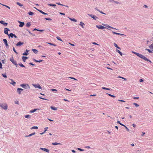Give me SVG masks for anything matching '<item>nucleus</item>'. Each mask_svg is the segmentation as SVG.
<instances>
[{
  "mask_svg": "<svg viewBox=\"0 0 153 153\" xmlns=\"http://www.w3.org/2000/svg\"><path fill=\"white\" fill-rule=\"evenodd\" d=\"M0 106L4 110H6L7 109V105L6 103L1 104L0 103Z\"/></svg>",
  "mask_w": 153,
  "mask_h": 153,
  "instance_id": "f257e3e1",
  "label": "nucleus"
},
{
  "mask_svg": "<svg viewBox=\"0 0 153 153\" xmlns=\"http://www.w3.org/2000/svg\"><path fill=\"white\" fill-rule=\"evenodd\" d=\"M20 86L25 89L30 88V87L28 84H22L20 85Z\"/></svg>",
  "mask_w": 153,
  "mask_h": 153,
  "instance_id": "f03ea898",
  "label": "nucleus"
},
{
  "mask_svg": "<svg viewBox=\"0 0 153 153\" xmlns=\"http://www.w3.org/2000/svg\"><path fill=\"white\" fill-rule=\"evenodd\" d=\"M10 60L12 62V63L16 65V66L18 64L14 60L13 57L10 59Z\"/></svg>",
  "mask_w": 153,
  "mask_h": 153,
  "instance_id": "7ed1b4c3",
  "label": "nucleus"
},
{
  "mask_svg": "<svg viewBox=\"0 0 153 153\" xmlns=\"http://www.w3.org/2000/svg\"><path fill=\"white\" fill-rule=\"evenodd\" d=\"M33 85L35 88H38L40 89H42V88L41 86L39 84H33Z\"/></svg>",
  "mask_w": 153,
  "mask_h": 153,
  "instance_id": "20e7f679",
  "label": "nucleus"
},
{
  "mask_svg": "<svg viewBox=\"0 0 153 153\" xmlns=\"http://www.w3.org/2000/svg\"><path fill=\"white\" fill-rule=\"evenodd\" d=\"M96 27H97V28L99 29H105L106 28V27H105L103 26L102 25H96Z\"/></svg>",
  "mask_w": 153,
  "mask_h": 153,
  "instance_id": "39448f33",
  "label": "nucleus"
},
{
  "mask_svg": "<svg viewBox=\"0 0 153 153\" xmlns=\"http://www.w3.org/2000/svg\"><path fill=\"white\" fill-rule=\"evenodd\" d=\"M141 58L143 59L145 61H149L150 62H151V61L150 60L148 59L147 58L145 57V56H144L143 55H142Z\"/></svg>",
  "mask_w": 153,
  "mask_h": 153,
  "instance_id": "423d86ee",
  "label": "nucleus"
},
{
  "mask_svg": "<svg viewBox=\"0 0 153 153\" xmlns=\"http://www.w3.org/2000/svg\"><path fill=\"white\" fill-rule=\"evenodd\" d=\"M89 16H90L91 18H93L95 20H96L97 19H98V18L96 16H94L92 14H90L89 15Z\"/></svg>",
  "mask_w": 153,
  "mask_h": 153,
  "instance_id": "0eeeda50",
  "label": "nucleus"
},
{
  "mask_svg": "<svg viewBox=\"0 0 153 153\" xmlns=\"http://www.w3.org/2000/svg\"><path fill=\"white\" fill-rule=\"evenodd\" d=\"M24 42H22L20 41L18 42L16 44V45L17 46H20L21 45L23 44Z\"/></svg>",
  "mask_w": 153,
  "mask_h": 153,
  "instance_id": "6e6552de",
  "label": "nucleus"
},
{
  "mask_svg": "<svg viewBox=\"0 0 153 153\" xmlns=\"http://www.w3.org/2000/svg\"><path fill=\"white\" fill-rule=\"evenodd\" d=\"M40 149H41L42 150L44 151H45L49 153V151L48 149H46V148H40Z\"/></svg>",
  "mask_w": 153,
  "mask_h": 153,
  "instance_id": "1a4fd4ad",
  "label": "nucleus"
},
{
  "mask_svg": "<svg viewBox=\"0 0 153 153\" xmlns=\"http://www.w3.org/2000/svg\"><path fill=\"white\" fill-rule=\"evenodd\" d=\"M23 89L22 88H18L17 89V92L19 94H21V92L22 91Z\"/></svg>",
  "mask_w": 153,
  "mask_h": 153,
  "instance_id": "9d476101",
  "label": "nucleus"
},
{
  "mask_svg": "<svg viewBox=\"0 0 153 153\" xmlns=\"http://www.w3.org/2000/svg\"><path fill=\"white\" fill-rule=\"evenodd\" d=\"M0 23L3 24L5 26H7V23L4 22L3 21L1 20L0 21Z\"/></svg>",
  "mask_w": 153,
  "mask_h": 153,
  "instance_id": "9b49d317",
  "label": "nucleus"
},
{
  "mask_svg": "<svg viewBox=\"0 0 153 153\" xmlns=\"http://www.w3.org/2000/svg\"><path fill=\"white\" fill-rule=\"evenodd\" d=\"M9 30L7 28H4V33L5 34L8 35V30Z\"/></svg>",
  "mask_w": 153,
  "mask_h": 153,
  "instance_id": "f8f14e48",
  "label": "nucleus"
},
{
  "mask_svg": "<svg viewBox=\"0 0 153 153\" xmlns=\"http://www.w3.org/2000/svg\"><path fill=\"white\" fill-rule=\"evenodd\" d=\"M35 9H36L37 10L39 11V12H40V13H42V14H44V15H47V13L43 12L42 10H39V9H37L36 8V7H35Z\"/></svg>",
  "mask_w": 153,
  "mask_h": 153,
  "instance_id": "ddd939ff",
  "label": "nucleus"
},
{
  "mask_svg": "<svg viewBox=\"0 0 153 153\" xmlns=\"http://www.w3.org/2000/svg\"><path fill=\"white\" fill-rule=\"evenodd\" d=\"M3 41L5 45L7 47L8 45L7 40L5 39H3Z\"/></svg>",
  "mask_w": 153,
  "mask_h": 153,
  "instance_id": "4468645a",
  "label": "nucleus"
},
{
  "mask_svg": "<svg viewBox=\"0 0 153 153\" xmlns=\"http://www.w3.org/2000/svg\"><path fill=\"white\" fill-rule=\"evenodd\" d=\"M27 59V57L26 56H23L22 57V60L24 62H25L26 60Z\"/></svg>",
  "mask_w": 153,
  "mask_h": 153,
  "instance_id": "2eb2a0df",
  "label": "nucleus"
},
{
  "mask_svg": "<svg viewBox=\"0 0 153 153\" xmlns=\"http://www.w3.org/2000/svg\"><path fill=\"white\" fill-rule=\"evenodd\" d=\"M26 52H25L24 53H23L22 54V55L24 56H26L28 54V52L29 51V50L28 51L27 50H26Z\"/></svg>",
  "mask_w": 153,
  "mask_h": 153,
  "instance_id": "dca6fc26",
  "label": "nucleus"
},
{
  "mask_svg": "<svg viewBox=\"0 0 153 153\" xmlns=\"http://www.w3.org/2000/svg\"><path fill=\"white\" fill-rule=\"evenodd\" d=\"M68 18L74 22H76L77 21V20L74 18H71L69 17H68Z\"/></svg>",
  "mask_w": 153,
  "mask_h": 153,
  "instance_id": "f3484780",
  "label": "nucleus"
},
{
  "mask_svg": "<svg viewBox=\"0 0 153 153\" xmlns=\"http://www.w3.org/2000/svg\"><path fill=\"white\" fill-rule=\"evenodd\" d=\"M35 134V132H34V133H31V134H29L28 135H26V136H25V137H30L32 135H34Z\"/></svg>",
  "mask_w": 153,
  "mask_h": 153,
  "instance_id": "a211bd4d",
  "label": "nucleus"
},
{
  "mask_svg": "<svg viewBox=\"0 0 153 153\" xmlns=\"http://www.w3.org/2000/svg\"><path fill=\"white\" fill-rule=\"evenodd\" d=\"M51 108L53 110H57V108H56V107H53L52 106H51Z\"/></svg>",
  "mask_w": 153,
  "mask_h": 153,
  "instance_id": "6ab92c4d",
  "label": "nucleus"
},
{
  "mask_svg": "<svg viewBox=\"0 0 153 153\" xmlns=\"http://www.w3.org/2000/svg\"><path fill=\"white\" fill-rule=\"evenodd\" d=\"M11 80L12 82H10V83L14 86L16 84V82L14 81L13 79H11Z\"/></svg>",
  "mask_w": 153,
  "mask_h": 153,
  "instance_id": "aec40b11",
  "label": "nucleus"
},
{
  "mask_svg": "<svg viewBox=\"0 0 153 153\" xmlns=\"http://www.w3.org/2000/svg\"><path fill=\"white\" fill-rule=\"evenodd\" d=\"M8 35L9 36H10L11 38H13L14 37V34L12 33H10L9 35L8 34Z\"/></svg>",
  "mask_w": 153,
  "mask_h": 153,
  "instance_id": "412c9836",
  "label": "nucleus"
},
{
  "mask_svg": "<svg viewBox=\"0 0 153 153\" xmlns=\"http://www.w3.org/2000/svg\"><path fill=\"white\" fill-rule=\"evenodd\" d=\"M24 23L23 22H21V23L19 25V27H22L24 25Z\"/></svg>",
  "mask_w": 153,
  "mask_h": 153,
  "instance_id": "4be33fe9",
  "label": "nucleus"
},
{
  "mask_svg": "<svg viewBox=\"0 0 153 153\" xmlns=\"http://www.w3.org/2000/svg\"><path fill=\"white\" fill-rule=\"evenodd\" d=\"M136 55L140 58H141V57L143 55L142 54H141L138 53H137Z\"/></svg>",
  "mask_w": 153,
  "mask_h": 153,
  "instance_id": "5701e85b",
  "label": "nucleus"
},
{
  "mask_svg": "<svg viewBox=\"0 0 153 153\" xmlns=\"http://www.w3.org/2000/svg\"><path fill=\"white\" fill-rule=\"evenodd\" d=\"M32 51L34 52V53L36 54L38 52V51L35 49H32Z\"/></svg>",
  "mask_w": 153,
  "mask_h": 153,
  "instance_id": "b1692460",
  "label": "nucleus"
},
{
  "mask_svg": "<svg viewBox=\"0 0 153 153\" xmlns=\"http://www.w3.org/2000/svg\"><path fill=\"white\" fill-rule=\"evenodd\" d=\"M116 51L117 52H118V53H119L121 56H122V55H123L122 53L119 50L117 49Z\"/></svg>",
  "mask_w": 153,
  "mask_h": 153,
  "instance_id": "393cba45",
  "label": "nucleus"
},
{
  "mask_svg": "<svg viewBox=\"0 0 153 153\" xmlns=\"http://www.w3.org/2000/svg\"><path fill=\"white\" fill-rule=\"evenodd\" d=\"M31 25V24L30 22H28L26 24V26L27 27H29Z\"/></svg>",
  "mask_w": 153,
  "mask_h": 153,
  "instance_id": "a878e982",
  "label": "nucleus"
},
{
  "mask_svg": "<svg viewBox=\"0 0 153 153\" xmlns=\"http://www.w3.org/2000/svg\"><path fill=\"white\" fill-rule=\"evenodd\" d=\"M114 45L116 48H117L118 49H121V48L120 47H118L115 43H114Z\"/></svg>",
  "mask_w": 153,
  "mask_h": 153,
  "instance_id": "bb28decb",
  "label": "nucleus"
},
{
  "mask_svg": "<svg viewBox=\"0 0 153 153\" xmlns=\"http://www.w3.org/2000/svg\"><path fill=\"white\" fill-rule=\"evenodd\" d=\"M103 25L105 26V27H108L109 28H111V27L109 26V25H107V24H102Z\"/></svg>",
  "mask_w": 153,
  "mask_h": 153,
  "instance_id": "cd10ccee",
  "label": "nucleus"
},
{
  "mask_svg": "<svg viewBox=\"0 0 153 153\" xmlns=\"http://www.w3.org/2000/svg\"><path fill=\"white\" fill-rule=\"evenodd\" d=\"M85 25L84 23H83L82 22H80L79 25H80L82 28H84L83 25Z\"/></svg>",
  "mask_w": 153,
  "mask_h": 153,
  "instance_id": "c85d7f7f",
  "label": "nucleus"
},
{
  "mask_svg": "<svg viewBox=\"0 0 153 153\" xmlns=\"http://www.w3.org/2000/svg\"><path fill=\"white\" fill-rule=\"evenodd\" d=\"M37 110V109H35L30 110V113H33V112H35Z\"/></svg>",
  "mask_w": 153,
  "mask_h": 153,
  "instance_id": "c756f323",
  "label": "nucleus"
},
{
  "mask_svg": "<svg viewBox=\"0 0 153 153\" xmlns=\"http://www.w3.org/2000/svg\"><path fill=\"white\" fill-rule=\"evenodd\" d=\"M34 30H37L38 31H44V30H38V29H37L36 28H35L33 29V31H34Z\"/></svg>",
  "mask_w": 153,
  "mask_h": 153,
  "instance_id": "7c9ffc66",
  "label": "nucleus"
},
{
  "mask_svg": "<svg viewBox=\"0 0 153 153\" xmlns=\"http://www.w3.org/2000/svg\"><path fill=\"white\" fill-rule=\"evenodd\" d=\"M48 6H53V7H55L56 6V5L55 4H48Z\"/></svg>",
  "mask_w": 153,
  "mask_h": 153,
  "instance_id": "2f4dec72",
  "label": "nucleus"
},
{
  "mask_svg": "<svg viewBox=\"0 0 153 153\" xmlns=\"http://www.w3.org/2000/svg\"><path fill=\"white\" fill-rule=\"evenodd\" d=\"M102 89H105V90H111L109 88H105V87H102Z\"/></svg>",
  "mask_w": 153,
  "mask_h": 153,
  "instance_id": "473e14b6",
  "label": "nucleus"
},
{
  "mask_svg": "<svg viewBox=\"0 0 153 153\" xmlns=\"http://www.w3.org/2000/svg\"><path fill=\"white\" fill-rule=\"evenodd\" d=\"M25 117L27 118H30V115H26L25 116Z\"/></svg>",
  "mask_w": 153,
  "mask_h": 153,
  "instance_id": "72a5a7b5",
  "label": "nucleus"
},
{
  "mask_svg": "<svg viewBox=\"0 0 153 153\" xmlns=\"http://www.w3.org/2000/svg\"><path fill=\"white\" fill-rule=\"evenodd\" d=\"M38 128L37 126H33L31 128V129H37Z\"/></svg>",
  "mask_w": 153,
  "mask_h": 153,
  "instance_id": "f704fd0d",
  "label": "nucleus"
},
{
  "mask_svg": "<svg viewBox=\"0 0 153 153\" xmlns=\"http://www.w3.org/2000/svg\"><path fill=\"white\" fill-rule=\"evenodd\" d=\"M28 14L32 16L33 14V13L32 12L30 11L28 13Z\"/></svg>",
  "mask_w": 153,
  "mask_h": 153,
  "instance_id": "c9c22d12",
  "label": "nucleus"
},
{
  "mask_svg": "<svg viewBox=\"0 0 153 153\" xmlns=\"http://www.w3.org/2000/svg\"><path fill=\"white\" fill-rule=\"evenodd\" d=\"M60 144V143H56V142L53 143H52V144L53 145H57Z\"/></svg>",
  "mask_w": 153,
  "mask_h": 153,
  "instance_id": "e433bc0d",
  "label": "nucleus"
},
{
  "mask_svg": "<svg viewBox=\"0 0 153 153\" xmlns=\"http://www.w3.org/2000/svg\"><path fill=\"white\" fill-rule=\"evenodd\" d=\"M149 48L151 49H153V43H152L149 46Z\"/></svg>",
  "mask_w": 153,
  "mask_h": 153,
  "instance_id": "4c0bfd02",
  "label": "nucleus"
},
{
  "mask_svg": "<svg viewBox=\"0 0 153 153\" xmlns=\"http://www.w3.org/2000/svg\"><path fill=\"white\" fill-rule=\"evenodd\" d=\"M2 74L3 77H4V78H6L7 77L6 74Z\"/></svg>",
  "mask_w": 153,
  "mask_h": 153,
  "instance_id": "58836bf2",
  "label": "nucleus"
},
{
  "mask_svg": "<svg viewBox=\"0 0 153 153\" xmlns=\"http://www.w3.org/2000/svg\"><path fill=\"white\" fill-rule=\"evenodd\" d=\"M117 123H119V124H120V125H121L122 126H124V125H123V124H122L121 123H120V121H117Z\"/></svg>",
  "mask_w": 153,
  "mask_h": 153,
  "instance_id": "ea45409f",
  "label": "nucleus"
},
{
  "mask_svg": "<svg viewBox=\"0 0 153 153\" xmlns=\"http://www.w3.org/2000/svg\"><path fill=\"white\" fill-rule=\"evenodd\" d=\"M17 5H19L20 6L22 7V6H23V5L22 4H21V3H19V2H17Z\"/></svg>",
  "mask_w": 153,
  "mask_h": 153,
  "instance_id": "a19ab883",
  "label": "nucleus"
},
{
  "mask_svg": "<svg viewBox=\"0 0 153 153\" xmlns=\"http://www.w3.org/2000/svg\"><path fill=\"white\" fill-rule=\"evenodd\" d=\"M56 38H57V39L58 40H59V41H62V39L60 38L59 37V36H57V37H56Z\"/></svg>",
  "mask_w": 153,
  "mask_h": 153,
  "instance_id": "79ce46f5",
  "label": "nucleus"
},
{
  "mask_svg": "<svg viewBox=\"0 0 153 153\" xmlns=\"http://www.w3.org/2000/svg\"><path fill=\"white\" fill-rule=\"evenodd\" d=\"M19 65L21 67H25V66L24 65L22 64H19Z\"/></svg>",
  "mask_w": 153,
  "mask_h": 153,
  "instance_id": "37998d69",
  "label": "nucleus"
},
{
  "mask_svg": "<svg viewBox=\"0 0 153 153\" xmlns=\"http://www.w3.org/2000/svg\"><path fill=\"white\" fill-rule=\"evenodd\" d=\"M45 20H47L51 21L52 20V19L49 18H45Z\"/></svg>",
  "mask_w": 153,
  "mask_h": 153,
  "instance_id": "c03bdc74",
  "label": "nucleus"
},
{
  "mask_svg": "<svg viewBox=\"0 0 153 153\" xmlns=\"http://www.w3.org/2000/svg\"><path fill=\"white\" fill-rule=\"evenodd\" d=\"M77 149L78 150H79V151H84V149H81V148H78Z\"/></svg>",
  "mask_w": 153,
  "mask_h": 153,
  "instance_id": "a18cd8bd",
  "label": "nucleus"
},
{
  "mask_svg": "<svg viewBox=\"0 0 153 153\" xmlns=\"http://www.w3.org/2000/svg\"><path fill=\"white\" fill-rule=\"evenodd\" d=\"M133 104L134 105H135V106L136 107H138L139 106V105L138 104H137L135 103H133Z\"/></svg>",
  "mask_w": 153,
  "mask_h": 153,
  "instance_id": "49530a36",
  "label": "nucleus"
},
{
  "mask_svg": "<svg viewBox=\"0 0 153 153\" xmlns=\"http://www.w3.org/2000/svg\"><path fill=\"white\" fill-rule=\"evenodd\" d=\"M145 50H147L149 53H152L151 51L149 49H146Z\"/></svg>",
  "mask_w": 153,
  "mask_h": 153,
  "instance_id": "de8ad7c7",
  "label": "nucleus"
},
{
  "mask_svg": "<svg viewBox=\"0 0 153 153\" xmlns=\"http://www.w3.org/2000/svg\"><path fill=\"white\" fill-rule=\"evenodd\" d=\"M13 50L14 51V52L15 53H16V54L18 53L16 51L15 48H14V47H13Z\"/></svg>",
  "mask_w": 153,
  "mask_h": 153,
  "instance_id": "09e8293b",
  "label": "nucleus"
},
{
  "mask_svg": "<svg viewBox=\"0 0 153 153\" xmlns=\"http://www.w3.org/2000/svg\"><path fill=\"white\" fill-rule=\"evenodd\" d=\"M107 94L109 96H110L111 97H115V96H114L113 95H111L110 94Z\"/></svg>",
  "mask_w": 153,
  "mask_h": 153,
  "instance_id": "8fccbe9b",
  "label": "nucleus"
},
{
  "mask_svg": "<svg viewBox=\"0 0 153 153\" xmlns=\"http://www.w3.org/2000/svg\"><path fill=\"white\" fill-rule=\"evenodd\" d=\"M123 126L125 128H126V130L127 131H129V129L126 126L124 125V126Z\"/></svg>",
  "mask_w": 153,
  "mask_h": 153,
  "instance_id": "3c124183",
  "label": "nucleus"
},
{
  "mask_svg": "<svg viewBox=\"0 0 153 153\" xmlns=\"http://www.w3.org/2000/svg\"><path fill=\"white\" fill-rule=\"evenodd\" d=\"M43 61L42 60H35V62H42Z\"/></svg>",
  "mask_w": 153,
  "mask_h": 153,
  "instance_id": "603ef678",
  "label": "nucleus"
},
{
  "mask_svg": "<svg viewBox=\"0 0 153 153\" xmlns=\"http://www.w3.org/2000/svg\"><path fill=\"white\" fill-rule=\"evenodd\" d=\"M112 32L113 33L116 34V35H119V33H117L114 31H112Z\"/></svg>",
  "mask_w": 153,
  "mask_h": 153,
  "instance_id": "864d4df0",
  "label": "nucleus"
},
{
  "mask_svg": "<svg viewBox=\"0 0 153 153\" xmlns=\"http://www.w3.org/2000/svg\"><path fill=\"white\" fill-rule=\"evenodd\" d=\"M0 68L2 69V63L0 62Z\"/></svg>",
  "mask_w": 153,
  "mask_h": 153,
  "instance_id": "5fc2aeb1",
  "label": "nucleus"
},
{
  "mask_svg": "<svg viewBox=\"0 0 153 153\" xmlns=\"http://www.w3.org/2000/svg\"><path fill=\"white\" fill-rule=\"evenodd\" d=\"M109 2L112 3V2H114L115 1L114 0H109Z\"/></svg>",
  "mask_w": 153,
  "mask_h": 153,
  "instance_id": "6e6d98bb",
  "label": "nucleus"
},
{
  "mask_svg": "<svg viewBox=\"0 0 153 153\" xmlns=\"http://www.w3.org/2000/svg\"><path fill=\"white\" fill-rule=\"evenodd\" d=\"M56 3L57 4H58L59 5L64 6V5L63 4H61L60 3Z\"/></svg>",
  "mask_w": 153,
  "mask_h": 153,
  "instance_id": "4d7b16f0",
  "label": "nucleus"
},
{
  "mask_svg": "<svg viewBox=\"0 0 153 153\" xmlns=\"http://www.w3.org/2000/svg\"><path fill=\"white\" fill-rule=\"evenodd\" d=\"M3 6H5V7H7V8H9V9H10V7H9V6L6 5H3Z\"/></svg>",
  "mask_w": 153,
  "mask_h": 153,
  "instance_id": "13d9d810",
  "label": "nucleus"
},
{
  "mask_svg": "<svg viewBox=\"0 0 153 153\" xmlns=\"http://www.w3.org/2000/svg\"><path fill=\"white\" fill-rule=\"evenodd\" d=\"M51 90L53 91H57V90L56 89H51Z\"/></svg>",
  "mask_w": 153,
  "mask_h": 153,
  "instance_id": "bf43d9fd",
  "label": "nucleus"
},
{
  "mask_svg": "<svg viewBox=\"0 0 153 153\" xmlns=\"http://www.w3.org/2000/svg\"><path fill=\"white\" fill-rule=\"evenodd\" d=\"M119 77L120 78H121L122 79H123L125 80H126V79L125 78H124V77H121V76H119Z\"/></svg>",
  "mask_w": 153,
  "mask_h": 153,
  "instance_id": "052dcab7",
  "label": "nucleus"
},
{
  "mask_svg": "<svg viewBox=\"0 0 153 153\" xmlns=\"http://www.w3.org/2000/svg\"><path fill=\"white\" fill-rule=\"evenodd\" d=\"M39 98L41 99H43V100H48L47 99H45L44 98H42V97H39Z\"/></svg>",
  "mask_w": 153,
  "mask_h": 153,
  "instance_id": "680f3d73",
  "label": "nucleus"
},
{
  "mask_svg": "<svg viewBox=\"0 0 153 153\" xmlns=\"http://www.w3.org/2000/svg\"><path fill=\"white\" fill-rule=\"evenodd\" d=\"M69 78H71V79H74L75 80H77V79H76L75 78H74V77H69Z\"/></svg>",
  "mask_w": 153,
  "mask_h": 153,
  "instance_id": "e2e57ef3",
  "label": "nucleus"
},
{
  "mask_svg": "<svg viewBox=\"0 0 153 153\" xmlns=\"http://www.w3.org/2000/svg\"><path fill=\"white\" fill-rule=\"evenodd\" d=\"M48 129V127L45 128V131H44L46 132L47 131Z\"/></svg>",
  "mask_w": 153,
  "mask_h": 153,
  "instance_id": "0e129e2a",
  "label": "nucleus"
},
{
  "mask_svg": "<svg viewBox=\"0 0 153 153\" xmlns=\"http://www.w3.org/2000/svg\"><path fill=\"white\" fill-rule=\"evenodd\" d=\"M143 7H144L146 8H147L148 7L146 5H144Z\"/></svg>",
  "mask_w": 153,
  "mask_h": 153,
  "instance_id": "69168bd1",
  "label": "nucleus"
},
{
  "mask_svg": "<svg viewBox=\"0 0 153 153\" xmlns=\"http://www.w3.org/2000/svg\"><path fill=\"white\" fill-rule=\"evenodd\" d=\"M29 33L30 35H32L33 36H35V35L34 34H33V33H31L30 32H29Z\"/></svg>",
  "mask_w": 153,
  "mask_h": 153,
  "instance_id": "338daca9",
  "label": "nucleus"
},
{
  "mask_svg": "<svg viewBox=\"0 0 153 153\" xmlns=\"http://www.w3.org/2000/svg\"><path fill=\"white\" fill-rule=\"evenodd\" d=\"M139 81L140 82H142L143 81V80L142 79H140Z\"/></svg>",
  "mask_w": 153,
  "mask_h": 153,
  "instance_id": "774afa93",
  "label": "nucleus"
}]
</instances>
